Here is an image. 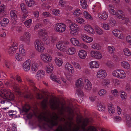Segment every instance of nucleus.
I'll return each instance as SVG.
<instances>
[{
  "instance_id": "nucleus-36",
  "label": "nucleus",
  "mask_w": 131,
  "mask_h": 131,
  "mask_svg": "<svg viewBox=\"0 0 131 131\" xmlns=\"http://www.w3.org/2000/svg\"><path fill=\"white\" fill-rule=\"evenodd\" d=\"M86 2V0H81V5L83 8L85 9L87 7L88 5Z\"/></svg>"
},
{
  "instance_id": "nucleus-40",
  "label": "nucleus",
  "mask_w": 131,
  "mask_h": 131,
  "mask_svg": "<svg viewBox=\"0 0 131 131\" xmlns=\"http://www.w3.org/2000/svg\"><path fill=\"white\" fill-rule=\"evenodd\" d=\"M25 1L26 4L28 5V6L30 7L34 5L35 2L31 0H25Z\"/></svg>"
},
{
  "instance_id": "nucleus-6",
  "label": "nucleus",
  "mask_w": 131,
  "mask_h": 131,
  "mask_svg": "<svg viewBox=\"0 0 131 131\" xmlns=\"http://www.w3.org/2000/svg\"><path fill=\"white\" fill-rule=\"evenodd\" d=\"M67 41H61L58 42L56 45L57 48L58 49L63 51H65L67 48V46L69 45Z\"/></svg>"
},
{
  "instance_id": "nucleus-13",
  "label": "nucleus",
  "mask_w": 131,
  "mask_h": 131,
  "mask_svg": "<svg viewBox=\"0 0 131 131\" xmlns=\"http://www.w3.org/2000/svg\"><path fill=\"white\" fill-rule=\"evenodd\" d=\"M45 73L44 71L42 70H39L37 73L36 77V79L38 80H39L42 79L44 76Z\"/></svg>"
},
{
  "instance_id": "nucleus-41",
  "label": "nucleus",
  "mask_w": 131,
  "mask_h": 131,
  "mask_svg": "<svg viewBox=\"0 0 131 131\" xmlns=\"http://www.w3.org/2000/svg\"><path fill=\"white\" fill-rule=\"evenodd\" d=\"M28 81L31 83V85L33 86L32 89L33 90L36 92L38 91V90L37 89V88L36 87L34 86L35 84L34 83L33 81L32 80L30 79H29L28 80Z\"/></svg>"
},
{
  "instance_id": "nucleus-22",
  "label": "nucleus",
  "mask_w": 131,
  "mask_h": 131,
  "mask_svg": "<svg viewBox=\"0 0 131 131\" xmlns=\"http://www.w3.org/2000/svg\"><path fill=\"white\" fill-rule=\"evenodd\" d=\"M90 65L91 68H97L99 67L98 63L96 61H92L90 63Z\"/></svg>"
},
{
  "instance_id": "nucleus-11",
  "label": "nucleus",
  "mask_w": 131,
  "mask_h": 131,
  "mask_svg": "<svg viewBox=\"0 0 131 131\" xmlns=\"http://www.w3.org/2000/svg\"><path fill=\"white\" fill-rule=\"evenodd\" d=\"M90 54L91 57L96 59H100L102 57L101 53L97 51H91L90 52Z\"/></svg>"
},
{
  "instance_id": "nucleus-12",
  "label": "nucleus",
  "mask_w": 131,
  "mask_h": 131,
  "mask_svg": "<svg viewBox=\"0 0 131 131\" xmlns=\"http://www.w3.org/2000/svg\"><path fill=\"white\" fill-rule=\"evenodd\" d=\"M106 75L107 74L105 71L101 70L97 73V77L99 78L103 79L106 77Z\"/></svg>"
},
{
  "instance_id": "nucleus-34",
  "label": "nucleus",
  "mask_w": 131,
  "mask_h": 131,
  "mask_svg": "<svg viewBox=\"0 0 131 131\" xmlns=\"http://www.w3.org/2000/svg\"><path fill=\"white\" fill-rule=\"evenodd\" d=\"M116 24V21L112 17H111L109 19V24L112 27H113Z\"/></svg>"
},
{
  "instance_id": "nucleus-62",
  "label": "nucleus",
  "mask_w": 131,
  "mask_h": 131,
  "mask_svg": "<svg viewBox=\"0 0 131 131\" xmlns=\"http://www.w3.org/2000/svg\"><path fill=\"white\" fill-rule=\"evenodd\" d=\"M126 40L130 45H131V36H128L126 37Z\"/></svg>"
},
{
  "instance_id": "nucleus-27",
  "label": "nucleus",
  "mask_w": 131,
  "mask_h": 131,
  "mask_svg": "<svg viewBox=\"0 0 131 131\" xmlns=\"http://www.w3.org/2000/svg\"><path fill=\"white\" fill-rule=\"evenodd\" d=\"M76 51L75 48L72 47H71L67 50V52L68 54L72 55L75 53Z\"/></svg>"
},
{
  "instance_id": "nucleus-52",
  "label": "nucleus",
  "mask_w": 131,
  "mask_h": 131,
  "mask_svg": "<svg viewBox=\"0 0 131 131\" xmlns=\"http://www.w3.org/2000/svg\"><path fill=\"white\" fill-rule=\"evenodd\" d=\"M81 14V11L79 9H77L73 13L74 15L75 16H76L77 15H79Z\"/></svg>"
},
{
  "instance_id": "nucleus-43",
  "label": "nucleus",
  "mask_w": 131,
  "mask_h": 131,
  "mask_svg": "<svg viewBox=\"0 0 131 131\" xmlns=\"http://www.w3.org/2000/svg\"><path fill=\"white\" fill-rule=\"evenodd\" d=\"M16 49L13 47H10L8 50L9 53L10 54L14 53L16 52Z\"/></svg>"
},
{
  "instance_id": "nucleus-59",
  "label": "nucleus",
  "mask_w": 131,
  "mask_h": 131,
  "mask_svg": "<svg viewBox=\"0 0 131 131\" xmlns=\"http://www.w3.org/2000/svg\"><path fill=\"white\" fill-rule=\"evenodd\" d=\"M5 8L4 5H2L0 6V14L4 13Z\"/></svg>"
},
{
  "instance_id": "nucleus-57",
  "label": "nucleus",
  "mask_w": 131,
  "mask_h": 131,
  "mask_svg": "<svg viewBox=\"0 0 131 131\" xmlns=\"http://www.w3.org/2000/svg\"><path fill=\"white\" fill-rule=\"evenodd\" d=\"M11 82H9L7 81L5 82V85L7 87H9L11 86H12L13 84H14V83L12 82V81H11Z\"/></svg>"
},
{
  "instance_id": "nucleus-10",
  "label": "nucleus",
  "mask_w": 131,
  "mask_h": 131,
  "mask_svg": "<svg viewBox=\"0 0 131 131\" xmlns=\"http://www.w3.org/2000/svg\"><path fill=\"white\" fill-rule=\"evenodd\" d=\"M42 60L45 62H50L51 60V57L48 54H43L41 55Z\"/></svg>"
},
{
  "instance_id": "nucleus-28",
  "label": "nucleus",
  "mask_w": 131,
  "mask_h": 131,
  "mask_svg": "<svg viewBox=\"0 0 131 131\" xmlns=\"http://www.w3.org/2000/svg\"><path fill=\"white\" fill-rule=\"evenodd\" d=\"M53 67L52 64H50L46 66V71L48 73H50L53 71Z\"/></svg>"
},
{
  "instance_id": "nucleus-51",
  "label": "nucleus",
  "mask_w": 131,
  "mask_h": 131,
  "mask_svg": "<svg viewBox=\"0 0 131 131\" xmlns=\"http://www.w3.org/2000/svg\"><path fill=\"white\" fill-rule=\"evenodd\" d=\"M92 47L93 48L97 50H99L101 49V46L99 44L97 43H95L93 45Z\"/></svg>"
},
{
  "instance_id": "nucleus-29",
  "label": "nucleus",
  "mask_w": 131,
  "mask_h": 131,
  "mask_svg": "<svg viewBox=\"0 0 131 131\" xmlns=\"http://www.w3.org/2000/svg\"><path fill=\"white\" fill-rule=\"evenodd\" d=\"M38 64L37 63H34L31 66V69L33 72H35L38 69Z\"/></svg>"
},
{
  "instance_id": "nucleus-61",
  "label": "nucleus",
  "mask_w": 131,
  "mask_h": 131,
  "mask_svg": "<svg viewBox=\"0 0 131 131\" xmlns=\"http://www.w3.org/2000/svg\"><path fill=\"white\" fill-rule=\"evenodd\" d=\"M116 37H117L121 39H122L124 38L122 33L120 31L118 32Z\"/></svg>"
},
{
  "instance_id": "nucleus-9",
  "label": "nucleus",
  "mask_w": 131,
  "mask_h": 131,
  "mask_svg": "<svg viewBox=\"0 0 131 131\" xmlns=\"http://www.w3.org/2000/svg\"><path fill=\"white\" fill-rule=\"evenodd\" d=\"M31 62L28 59L26 60L23 65V68L24 70L26 72L28 71L30 69Z\"/></svg>"
},
{
  "instance_id": "nucleus-16",
  "label": "nucleus",
  "mask_w": 131,
  "mask_h": 131,
  "mask_svg": "<svg viewBox=\"0 0 131 131\" xmlns=\"http://www.w3.org/2000/svg\"><path fill=\"white\" fill-rule=\"evenodd\" d=\"M85 88L88 90H90L92 89V85L88 79H85L84 80Z\"/></svg>"
},
{
  "instance_id": "nucleus-46",
  "label": "nucleus",
  "mask_w": 131,
  "mask_h": 131,
  "mask_svg": "<svg viewBox=\"0 0 131 131\" xmlns=\"http://www.w3.org/2000/svg\"><path fill=\"white\" fill-rule=\"evenodd\" d=\"M106 93L107 91L103 89L99 91L98 93L100 96H103L106 94Z\"/></svg>"
},
{
  "instance_id": "nucleus-49",
  "label": "nucleus",
  "mask_w": 131,
  "mask_h": 131,
  "mask_svg": "<svg viewBox=\"0 0 131 131\" xmlns=\"http://www.w3.org/2000/svg\"><path fill=\"white\" fill-rule=\"evenodd\" d=\"M84 15L86 19L90 20H92V18L91 15L89 14L87 12L85 11L84 12Z\"/></svg>"
},
{
  "instance_id": "nucleus-20",
  "label": "nucleus",
  "mask_w": 131,
  "mask_h": 131,
  "mask_svg": "<svg viewBox=\"0 0 131 131\" xmlns=\"http://www.w3.org/2000/svg\"><path fill=\"white\" fill-rule=\"evenodd\" d=\"M9 22V20L6 18H4L3 20L0 21L1 25L4 27L7 25Z\"/></svg>"
},
{
  "instance_id": "nucleus-17",
  "label": "nucleus",
  "mask_w": 131,
  "mask_h": 131,
  "mask_svg": "<svg viewBox=\"0 0 131 131\" xmlns=\"http://www.w3.org/2000/svg\"><path fill=\"white\" fill-rule=\"evenodd\" d=\"M116 15V17L122 19H124L125 17L124 13L121 10H118L117 11Z\"/></svg>"
},
{
  "instance_id": "nucleus-15",
  "label": "nucleus",
  "mask_w": 131,
  "mask_h": 131,
  "mask_svg": "<svg viewBox=\"0 0 131 131\" xmlns=\"http://www.w3.org/2000/svg\"><path fill=\"white\" fill-rule=\"evenodd\" d=\"M81 38L83 40L87 43H90L93 41V39L85 34H82Z\"/></svg>"
},
{
  "instance_id": "nucleus-2",
  "label": "nucleus",
  "mask_w": 131,
  "mask_h": 131,
  "mask_svg": "<svg viewBox=\"0 0 131 131\" xmlns=\"http://www.w3.org/2000/svg\"><path fill=\"white\" fill-rule=\"evenodd\" d=\"M0 96L4 99L1 101V104L8 107L12 105V103L9 101L14 99V95L12 93L6 90L2 89L0 91Z\"/></svg>"
},
{
  "instance_id": "nucleus-31",
  "label": "nucleus",
  "mask_w": 131,
  "mask_h": 131,
  "mask_svg": "<svg viewBox=\"0 0 131 131\" xmlns=\"http://www.w3.org/2000/svg\"><path fill=\"white\" fill-rule=\"evenodd\" d=\"M31 36V34L28 32H25L24 34V36L26 41H29L30 40V38Z\"/></svg>"
},
{
  "instance_id": "nucleus-35",
  "label": "nucleus",
  "mask_w": 131,
  "mask_h": 131,
  "mask_svg": "<svg viewBox=\"0 0 131 131\" xmlns=\"http://www.w3.org/2000/svg\"><path fill=\"white\" fill-rule=\"evenodd\" d=\"M121 66L125 69H128L130 68L129 64L127 62L123 61L121 63Z\"/></svg>"
},
{
  "instance_id": "nucleus-39",
  "label": "nucleus",
  "mask_w": 131,
  "mask_h": 131,
  "mask_svg": "<svg viewBox=\"0 0 131 131\" xmlns=\"http://www.w3.org/2000/svg\"><path fill=\"white\" fill-rule=\"evenodd\" d=\"M55 61L57 65H58L59 66H61L63 63L61 59L60 58L55 59Z\"/></svg>"
},
{
  "instance_id": "nucleus-42",
  "label": "nucleus",
  "mask_w": 131,
  "mask_h": 131,
  "mask_svg": "<svg viewBox=\"0 0 131 131\" xmlns=\"http://www.w3.org/2000/svg\"><path fill=\"white\" fill-rule=\"evenodd\" d=\"M120 96L123 100H125L127 98L126 93L123 91H121L120 93Z\"/></svg>"
},
{
  "instance_id": "nucleus-25",
  "label": "nucleus",
  "mask_w": 131,
  "mask_h": 131,
  "mask_svg": "<svg viewBox=\"0 0 131 131\" xmlns=\"http://www.w3.org/2000/svg\"><path fill=\"white\" fill-rule=\"evenodd\" d=\"M65 68L67 70H68L70 72H72V71H73V68L69 63L68 62L66 63L65 65Z\"/></svg>"
},
{
  "instance_id": "nucleus-24",
  "label": "nucleus",
  "mask_w": 131,
  "mask_h": 131,
  "mask_svg": "<svg viewBox=\"0 0 131 131\" xmlns=\"http://www.w3.org/2000/svg\"><path fill=\"white\" fill-rule=\"evenodd\" d=\"M76 85V87L77 88L82 87L83 85V80L81 79H80L77 80Z\"/></svg>"
},
{
  "instance_id": "nucleus-30",
  "label": "nucleus",
  "mask_w": 131,
  "mask_h": 131,
  "mask_svg": "<svg viewBox=\"0 0 131 131\" xmlns=\"http://www.w3.org/2000/svg\"><path fill=\"white\" fill-rule=\"evenodd\" d=\"M17 12L15 10H11L10 13V15L12 18L14 19V20L17 18Z\"/></svg>"
},
{
  "instance_id": "nucleus-5",
  "label": "nucleus",
  "mask_w": 131,
  "mask_h": 131,
  "mask_svg": "<svg viewBox=\"0 0 131 131\" xmlns=\"http://www.w3.org/2000/svg\"><path fill=\"white\" fill-rule=\"evenodd\" d=\"M112 74L113 76L122 79L124 78L126 76L125 72L121 70H115L113 72Z\"/></svg>"
},
{
  "instance_id": "nucleus-38",
  "label": "nucleus",
  "mask_w": 131,
  "mask_h": 131,
  "mask_svg": "<svg viewBox=\"0 0 131 131\" xmlns=\"http://www.w3.org/2000/svg\"><path fill=\"white\" fill-rule=\"evenodd\" d=\"M97 105L98 107V110L99 111H103L105 110V107L102 104H101L100 102H98L97 103Z\"/></svg>"
},
{
  "instance_id": "nucleus-64",
  "label": "nucleus",
  "mask_w": 131,
  "mask_h": 131,
  "mask_svg": "<svg viewBox=\"0 0 131 131\" xmlns=\"http://www.w3.org/2000/svg\"><path fill=\"white\" fill-rule=\"evenodd\" d=\"M96 96L92 95L91 96H90L89 98L91 101H94L96 99Z\"/></svg>"
},
{
  "instance_id": "nucleus-63",
  "label": "nucleus",
  "mask_w": 131,
  "mask_h": 131,
  "mask_svg": "<svg viewBox=\"0 0 131 131\" xmlns=\"http://www.w3.org/2000/svg\"><path fill=\"white\" fill-rule=\"evenodd\" d=\"M30 109V108L29 106L28 107V108H27L25 106H24V107L23 108V112L27 113L28 112Z\"/></svg>"
},
{
  "instance_id": "nucleus-60",
  "label": "nucleus",
  "mask_w": 131,
  "mask_h": 131,
  "mask_svg": "<svg viewBox=\"0 0 131 131\" xmlns=\"http://www.w3.org/2000/svg\"><path fill=\"white\" fill-rule=\"evenodd\" d=\"M121 121V118L119 116H116L114 118V121L115 122H118Z\"/></svg>"
},
{
  "instance_id": "nucleus-21",
  "label": "nucleus",
  "mask_w": 131,
  "mask_h": 131,
  "mask_svg": "<svg viewBox=\"0 0 131 131\" xmlns=\"http://www.w3.org/2000/svg\"><path fill=\"white\" fill-rule=\"evenodd\" d=\"M84 29L87 32L90 33H92L94 32V29L90 25H87L85 26Z\"/></svg>"
},
{
  "instance_id": "nucleus-4",
  "label": "nucleus",
  "mask_w": 131,
  "mask_h": 131,
  "mask_svg": "<svg viewBox=\"0 0 131 131\" xmlns=\"http://www.w3.org/2000/svg\"><path fill=\"white\" fill-rule=\"evenodd\" d=\"M35 46L36 49L39 52L44 51L45 47L43 43L39 40L37 39L35 41Z\"/></svg>"
},
{
  "instance_id": "nucleus-44",
  "label": "nucleus",
  "mask_w": 131,
  "mask_h": 131,
  "mask_svg": "<svg viewBox=\"0 0 131 131\" xmlns=\"http://www.w3.org/2000/svg\"><path fill=\"white\" fill-rule=\"evenodd\" d=\"M95 32L99 35H101L103 34L102 30L99 27L96 26L95 27Z\"/></svg>"
},
{
  "instance_id": "nucleus-47",
  "label": "nucleus",
  "mask_w": 131,
  "mask_h": 131,
  "mask_svg": "<svg viewBox=\"0 0 131 131\" xmlns=\"http://www.w3.org/2000/svg\"><path fill=\"white\" fill-rule=\"evenodd\" d=\"M52 13L55 15H59L60 14V10L58 9H54L52 11Z\"/></svg>"
},
{
  "instance_id": "nucleus-37",
  "label": "nucleus",
  "mask_w": 131,
  "mask_h": 131,
  "mask_svg": "<svg viewBox=\"0 0 131 131\" xmlns=\"http://www.w3.org/2000/svg\"><path fill=\"white\" fill-rule=\"evenodd\" d=\"M76 93L79 96L82 97L84 96V94L83 91L81 90V89L80 88L78 89L76 91Z\"/></svg>"
},
{
  "instance_id": "nucleus-55",
  "label": "nucleus",
  "mask_w": 131,
  "mask_h": 131,
  "mask_svg": "<svg viewBox=\"0 0 131 131\" xmlns=\"http://www.w3.org/2000/svg\"><path fill=\"white\" fill-rule=\"evenodd\" d=\"M103 27L104 29L106 30H108L110 29V27L107 23L103 24Z\"/></svg>"
},
{
  "instance_id": "nucleus-32",
  "label": "nucleus",
  "mask_w": 131,
  "mask_h": 131,
  "mask_svg": "<svg viewBox=\"0 0 131 131\" xmlns=\"http://www.w3.org/2000/svg\"><path fill=\"white\" fill-rule=\"evenodd\" d=\"M42 40L44 44L46 45H48L50 42L49 38L47 36H43Z\"/></svg>"
},
{
  "instance_id": "nucleus-7",
  "label": "nucleus",
  "mask_w": 131,
  "mask_h": 131,
  "mask_svg": "<svg viewBox=\"0 0 131 131\" xmlns=\"http://www.w3.org/2000/svg\"><path fill=\"white\" fill-rule=\"evenodd\" d=\"M69 27L70 32L71 34L73 36L77 35L79 31L78 26L76 24L72 23L70 24Z\"/></svg>"
},
{
  "instance_id": "nucleus-53",
  "label": "nucleus",
  "mask_w": 131,
  "mask_h": 131,
  "mask_svg": "<svg viewBox=\"0 0 131 131\" xmlns=\"http://www.w3.org/2000/svg\"><path fill=\"white\" fill-rule=\"evenodd\" d=\"M32 19H29L28 20L26 21L25 23V25L28 27H29L31 25L32 23Z\"/></svg>"
},
{
  "instance_id": "nucleus-50",
  "label": "nucleus",
  "mask_w": 131,
  "mask_h": 131,
  "mask_svg": "<svg viewBox=\"0 0 131 131\" xmlns=\"http://www.w3.org/2000/svg\"><path fill=\"white\" fill-rule=\"evenodd\" d=\"M72 64L75 68L79 70L81 69V68L80 65L78 63L75 62H72Z\"/></svg>"
},
{
  "instance_id": "nucleus-56",
  "label": "nucleus",
  "mask_w": 131,
  "mask_h": 131,
  "mask_svg": "<svg viewBox=\"0 0 131 131\" xmlns=\"http://www.w3.org/2000/svg\"><path fill=\"white\" fill-rule=\"evenodd\" d=\"M77 21L80 24H82L84 21V20L82 18L78 17L76 18Z\"/></svg>"
},
{
  "instance_id": "nucleus-3",
  "label": "nucleus",
  "mask_w": 131,
  "mask_h": 131,
  "mask_svg": "<svg viewBox=\"0 0 131 131\" xmlns=\"http://www.w3.org/2000/svg\"><path fill=\"white\" fill-rule=\"evenodd\" d=\"M92 120L91 118H86L81 123V126L83 131H97L96 128L94 126H89L87 128L85 127L92 122Z\"/></svg>"
},
{
  "instance_id": "nucleus-8",
  "label": "nucleus",
  "mask_w": 131,
  "mask_h": 131,
  "mask_svg": "<svg viewBox=\"0 0 131 131\" xmlns=\"http://www.w3.org/2000/svg\"><path fill=\"white\" fill-rule=\"evenodd\" d=\"M66 26L64 24L59 23L56 24L54 28L56 31L60 33H62L65 30Z\"/></svg>"
},
{
  "instance_id": "nucleus-1",
  "label": "nucleus",
  "mask_w": 131,
  "mask_h": 131,
  "mask_svg": "<svg viewBox=\"0 0 131 131\" xmlns=\"http://www.w3.org/2000/svg\"><path fill=\"white\" fill-rule=\"evenodd\" d=\"M50 107L52 110H57L59 112V115L61 116L60 117L58 115L55 114L53 117L50 118L48 117L45 115H40L38 118L41 122L44 121L43 123V126L44 127L46 125L50 129H52L54 126H57L58 124V120L64 123L63 125H59L54 131H79V127L73 122V118L72 117H69V122L67 121L64 117L66 115L64 112H67L69 114H72L73 112L72 109L69 107L64 108L63 105L61 109L59 106L60 102H56L54 101L50 100Z\"/></svg>"
},
{
  "instance_id": "nucleus-45",
  "label": "nucleus",
  "mask_w": 131,
  "mask_h": 131,
  "mask_svg": "<svg viewBox=\"0 0 131 131\" xmlns=\"http://www.w3.org/2000/svg\"><path fill=\"white\" fill-rule=\"evenodd\" d=\"M123 51L124 54L126 56L129 57L131 55V53L128 48H125L124 50Z\"/></svg>"
},
{
  "instance_id": "nucleus-33",
  "label": "nucleus",
  "mask_w": 131,
  "mask_h": 131,
  "mask_svg": "<svg viewBox=\"0 0 131 131\" xmlns=\"http://www.w3.org/2000/svg\"><path fill=\"white\" fill-rule=\"evenodd\" d=\"M23 56L19 53H17L16 54L15 58L18 61H21L23 60L24 59Z\"/></svg>"
},
{
  "instance_id": "nucleus-18",
  "label": "nucleus",
  "mask_w": 131,
  "mask_h": 131,
  "mask_svg": "<svg viewBox=\"0 0 131 131\" xmlns=\"http://www.w3.org/2000/svg\"><path fill=\"white\" fill-rule=\"evenodd\" d=\"M87 55V52L84 50H81L79 51L78 53L79 57L81 59H85Z\"/></svg>"
},
{
  "instance_id": "nucleus-54",
  "label": "nucleus",
  "mask_w": 131,
  "mask_h": 131,
  "mask_svg": "<svg viewBox=\"0 0 131 131\" xmlns=\"http://www.w3.org/2000/svg\"><path fill=\"white\" fill-rule=\"evenodd\" d=\"M12 86L13 89L15 90V91L17 92L19 94H20V92L19 90V89L18 87L13 84L12 85Z\"/></svg>"
},
{
  "instance_id": "nucleus-19",
  "label": "nucleus",
  "mask_w": 131,
  "mask_h": 131,
  "mask_svg": "<svg viewBox=\"0 0 131 131\" xmlns=\"http://www.w3.org/2000/svg\"><path fill=\"white\" fill-rule=\"evenodd\" d=\"M108 109L109 113L112 114L115 112V108L113 104L110 103L108 104Z\"/></svg>"
},
{
  "instance_id": "nucleus-48",
  "label": "nucleus",
  "mask_w": 131,
  "mask_h": 131,
  "mask_svg": "<svg viewBox=\"0 0 131 131\" xmlns=\"http://www.w3.org/2000/svg\"><path fill=\"white\" fill-rule=\"evenodd\" d=\"M108 51L112 54H113L115 50V48L113 46H108L107 47Z\"/></svg>"
},
{
  "instance_id": "nucleus-58",
  "label": "nucleus",
  "mask_w": 131,
  "mask_h": 131,
  "mask_svg": "<svg viewBox=\"0 0 131 131\" xmlns=\"http://www.w3.org/2000/svg\"><path fill=\"white\" fill-rule=\"evenodd\" d=\"M111 92L112 94L115 96H118V92L117 90L116 89L111 91Z\"/></svg>"
},
{
  "instance_id": "nucleus-23",
  "label": "nucleus",
  "mask_w": 131,
  "mask_h": 131,
  "mask_svg": "<svg viewBox=\"0 0 131 131\" xmlns=\"http://www.w3.org/2000/svg\"><path fill=\"white\" fill-rule=\"evenodd\" d=\"M71 43L74 46H80V44L79 41L76 39L74 38H72L70 39Z\"/></svg>"
},
{
  "instance_id": "nucleus-26",
  "label": "nucleus",
  "mask_w": 131,
  "mask_h": 131,
  "mask_svg": "<svg viewBox=\"0 0 131 131\" xmlns=\"http://www.w3.org/2000/svg\"><path fill=\"white\" fill-rule=\"evenodd\" d=\"M110 80L108 79L103 80L102 82V85L104 87H108L109 85Z\"/></svg>"
},
{
  "instance_id": "nucleus-14",
  "label": "nucleus",
  "mask_w": 131,
  "mask_h": 131,
  "mask_svg": "<svg viewBox=\"0 0 131 131\" xmlns=\"http://www.w3.org/2000/svg\"><path fill=\"white\" fill-rule=\"evenodd\" d=\"M98 17L100 19L106 20L108 17L107 13L106 11H104L101 13H99Z\"/></svg>"
}]
</instances>
